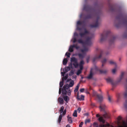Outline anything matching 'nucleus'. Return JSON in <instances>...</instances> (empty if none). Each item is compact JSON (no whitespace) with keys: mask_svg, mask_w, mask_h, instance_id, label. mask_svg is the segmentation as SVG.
I'll return each mask as SVG.
<instances>
[{"mask_svg":"<svg viewBox=\"0 0 127 127\" xmlns=\"http://www.w3.org/2000/svg\"><path fill=\"white\" fill-rule=\"evenodd\" d=\"M63 71H64V72H61V74H62V76H64L65 74L66 73V72H65L64 71V70H63Z\"/></svg>","mask_w":127,"mask_h":127,"instance_id":"nucleus-46","label":"nucleus"},{"mask_svg":"<svg viewBox=\"0 0 127 127\" xmlns=\"http://www.w3.org/2000/svg\"><path fill=\"white\" fill-rule=\"evenodd\" d=\"M62 91V93L63 95H66V94L67 93V90H65L63 88Z\"/></svg>","mask_w":127,"mask_h":127,"instance_id":"nucleus-25","label":"nucleus"},{"mask_svg":"<svg viewBox=\"0 0 127 127\" xmlns=\"http://www.w3.org/2000/svg\"><path fill=\"white\" fill-rule=\"evenodd\" d=\"M118 99H120V96H119L118 97Z\"/></svg>","mask_w":127,"mask_h":127,"instance_id":"nucleus-63","label":"nucleus"},{"mask_svg":"<svg viewBox=\"0 0 127 127\" xmlns=\"http://www.w3.org/2000/svg\"><path fill=\"white\" fill-rule=\"evenodd\" d=\"M96 96L98 98L99 101L100 102H101L103 100V97L102 96L100 95L97 94Z\"/></svg>","mask_w":127,"mask_h":127,"instance_id":"nucleus-14","label":"nucleus"},{"mask_svg":"<svg viewBox=\"0 0 127 127\" xmlns=\"http://www.w3.org/2000/svg\"><path fill=\"white\" fill-rule=\"evenodd\" d=\"M64 107L63 106H62L61 107L60 110H59L60 113L61 114L63 113V110L64 109Z\"/></svg>","mask_w":127,"mask_h":127,"instance_id":"nucleus-34","label":"nucleus"},{"mask_svg":"<svg viewBox=\"0 0 127 127\" xmlns=\"http://www.w3.org/2000/svg\"><path fill=\"white\" fill-rule=\"evenodd\" d=\"M99 127H114L112 125H110L108 123L105 125H99Z\"/></svg>","mask_w":127,"mask_h":127,"instance_id":"nucleus-13","label":"nucleus"},{"mask_svg":"<svg viewBox=\"0 0 127 127\" xmlns=\"http://www.w3.org/2000/svg\"><path fill=\"white\" fill-rule=\"evenodd\" d=\"M90 58V55H88L87 56L86 58V60L87 63H88L89 62Z\"/></svg>","mask_w":127,"mask_h":127,"instance_id":"nucleus-35","label":"nucleus"},{"mask_svg":"<svg viewBox=\"0 0 127 127\" xmlns=\"http://www.w3.org/2000/svg\"><path fill=\"white\" fill-rule=\"evenodd\" d=\"M83 122H81L80 125H79V127H82V126L83 125Z\"/></svg>","mask_w":127,"mask_h":127,"instance_id":"nucleus-48","label":"nucleus"},{"mask_svg":"<svg viewBox=\"0 0 127 127\" xmlns=\"http://www.w3.org/2000/svg\"><path fill=\"white\" fill-rule=\"evenodd\" d=\"M74 37L73 39V43H74L77 41V40L76 37L78 36V34L77 32H75L74 34Z\"/></svg>","mask_w":127,"mask_h":127,"instance_id":"nucleus-15","label":"nucleus"},{"mask_svg":"<svg viewBox=\"0 0 127 127\" xmlns=\"http://www.w3.org/2000/svg\"><path fill=\"white\" fill-rule=\"evenodd\" d=\"M122 118L120 116H119L118 118V120L119 121H120L121 120Z\"/></svg>","mask_w":127,"mask_h":127,"instance_id":"nucleus-59","label":"nucleus"},{"mask_svg":"<svg viewBox=\"0 0 127 127\" xmlns=\"http://www.w3.org/2000/svg\"><path fill=\"white\" fill-rule=\"evenodd\" d=\"M79 86V84H78L77 85V86L76 87L74 90V92L75 93V92H77L78 91Z\"/></svg>","mask_w":127,"mask_h":127,"instance_id":"nucleus-31","label":"nucleus"},{"mask_svg":"<svg viewBox=\"0 0 127 127\" xmlns=\"http://www.w3.org/2000/svg\"><path fill=\"white\" fill-rule=\"evenodd\" d=\"M61 91H62V88H59V94H60L61 92Z\"/></svg>","mask_w":127,"mask_h":127,"instance_id":"nucleus-53","label":"nucleus"},{"mask_svg":"<svg viewBox=\"0 0 127 127\" xmlns=\"http://www.w3.org/2000/svg\"><path fill=\"white\" fill-rule=\"evenodd\" d=\"M70 62L71 63L73 62V65L74 66L75 68H77L78 66V60L77 59L74 57L71 58Z\"/></svg>","mask_w":127,"mask_h":127,"instance_id":"nucleus-4","label":"nucleus"},{"mask_svg":"<svg viewBox=\"0 0 127 127\" xmlns=\"http://www.w3.org/2000/svg\"><path fill=\"white\" fill-rule=\"evenodd\" d=\"M123 37L125 38H127V33H125L123 35Z\"/></svg>","mask_w":127,"mask_h":127,"instance_id":"nucleus-51","label":"nucleus"},{"mask_svg":"<svg viewBox=\"0 0 127 127\" xmlns=\"http://www.w3.org/2000/svg\"><path fill=\"white\" fill-rule=\"evenodd\" d=\"M73 47L72 45H70L69 49V51L70 52H72L73 51Z\"/></svg>","mask_w":127,"mask_h":127,"instance_id":"nucleus-23","label":"nucleus"},{"mask_svg":"<svg viewBox=\"0 0 127 127\" xmlns=\"http://www.w3.org/2000/svg\"><path fill=\"white\" fill-rule=\"evenodd\" d=\"M84 23V21L81 22L80 21H79L77 22V25H82Z\"/></svg>","mask_w":127,"mask_h":127,"instance_id":"nucleus-30","label":"nucleus"},{"mask_svg":"<svg viewBox=\"0 0 127 127\" xmlns=\"http://www.w3.org/2000/svg\"><path fill=\"white\" fill-rule=\"evenodd\" d=\"M91 40V37H88L84 42V44L86 45L90 46L92 43Z\"/></svg>","mask_w":127,"mask_h":127,"instance_id":"nucleus-5","label":"nucleus"},{"mask_svg":"<svg viewBox=\"0 0 127 127\" xmlns=\"http://www.w3.org/2000/svg\"><path fill=\"white\" fill-rule=\"evenodd\" d=\"M64 77H63L62 79V81H61L60 83V88H61L63 86L64 84Z\"/></svg>","mask_w":127,"mask_h":127,"instance_id":"nucleus-18","label":"nucleus"},{"mask_svg":"<svg viewBox=\"0 0 127 127\" xmlns=\"http://www.w3.org/2000/svg\"><path fill=\"white\" fill-rule=\"evenodd\" d=\"M123 123L125 125H126L127 124L125 121H123Z\"/></svg>","mask_w":127,"mask_h":127,"instance_id":"nucleus-62","label":"nucleus"},{"mask_svg":"<svg viewBox=\"0 0 127 127\" xmlns=\"http://www.w3.org/2000/svg\"><path fill=\"white\" fill-rule=\"evenodd\" d=\"M110 9L112 11H116V8L112 6H110Z\"/></svg>","mask_w":127,"mask_h":127,"instance_id":"nucleus-20","label":"nucleus"},{"mask_svg":"<svg viewBox=\"0 0 127 127\" xmlns=\"http://www.w3.org/2000/svg\"><path fill=\"white\" fill-rule=\"evenodd\" d=\"M124 75V73H122L120 77L119 80L118 81V82H120L121 80L123 78V76Z\"/></svg>","mask_w":127,"mask_h":127,"instance_id":"nucleus-37","label":"nucleus"},{"mask_svg":"<svg viewBox=\"0 0 127 127\" xmlns=\"http://www.w3.org/2000/svg\"><path fill=\"white\" fill-rule=\"evenodd\" d=\"M72 63H71H71H70L69 64V66H68V67H70L69 68H70V69H73V68L72 66V65L73 64H72Z\"/></svg>","mask_w":127,"mask_h":127,"instance_id":"nucleus-44","label":"nucleus"},{"mask_svg":"<svg viewBox=\"0 0 127 127\" xmlns=\"http://www.w3.org/2000/svg\"><path fill=\"white\" fill-rule=\"evenodd\" d=\"M63 98L64 100L66 102H67L69 99V98L67 96H64Z\"/></svg>","mask_w":127,"mask_h":127,"instance_id":"nucleus-19","label":"nucleus"},{"mask_svg":"<svg viewBox=\"0 0 127 127\" xmlns=\"http://www.w3.org/2000/svg\"><path fill=\"white\" fill-rule=\"evenodd\" d=\"M73 116L76 117L77 116V111L76 110H75L74 112L73 113Z\"/></svg>","mask_w":127,"mask_h":127,"instance_id":"nucleus-39","label":"nucleus"},{"mask_svg":"<svg viewBox=\"0 0 127 127\" xmlns=\"http://www.w3.org/2000/svg\"><path fill=\"white\" fill-rule=\"evenodd\" d=\"M67 77H68V75H66L64 77V79L65 80H66Z\"/></svg>","mask_w":127,"mask_h":127,"instance_id":"nucleus-57","label":"nucleus"},{"mask_svg":"<svg viewBox=\"0 0 127 127\" xmlns=\"http://www.w3.org/2000/svg\"><path fill=\"white\" fill-rule=\"evenodd\" d=\"M79 93L78 92L77 93V97L76 98L77 99L79 100H84V96L83 95H81L80 96V98L79 97Z\"/></svg>","mask_w":127,"mask_h":127,"instance_id":"nucleus-11","label":"nucleus"},{"mask_svg":"<svg viewBox=\"0 0 127 127\" xmlns=\"http://www.w3.org/2000/svg\"><path fill=\"white\" fill-rule=\"evenodd\" d=\"M82 72L81 70H78L76 74L77 75H79Z\"/></svg>","mask_w":127,"mask_h":127,"instance_id":"nucleus-42","label":"nucleus"},{"mask_svg":"<svg viewBox=\"0 0 127 127\" xmlns=\"http://www.w3.org/2000/svg\"><path fill=\"white\" fill-rule=\"evenodd\" d=\"M84 64V63L83 60H81L80 63L79 65L83 66Z\"/></svg>","mask_w":127,"mask_h":127,"instance_id":"nucleus-38","label":"nucleus"},{"mask_svg":"<svg viewBox=\"0 0 127 127\" xmlns=\"http://www.w3.org/2000/svg\"><path fill=\"white\" fill-rule=\"evenodd\" d=\"M109 36L110 38L109 42L110 43H113L116 38V37L112 35L109 31L104 32L101 35L100 42H101L105 41L107 37Z\"/></svg>","mask_w":127,"mask_h":127,"instance_id":"nucleus-2","label":"nucleus"},{"mask_svg":"<svg viewBox=\"0 0 127 127\" xmlns=\"http://www.w3.org/2000/svg\"><path fill=\"white\" fill-rule=\"evenodd\" d=\"M73 48H75L76 49H78L79 48V47L78 45L77 44H75L72 45Z\"/></svg>","mask_w":127,"mask_h":127,"instance_id":"nucleus-27","label":"nucleus"},{"mask_svg":"<svg viewBox=\"0 0 127 127\" xmlns=\"http://www.w3.org/2000/svg\"><path fill=\"white\" fill-rule=\"evenodd\" d=\"M70 54L69 53L66 52L65 54V55L67 56L68 58H69L70 57Z\"/></svg>","mask_w":127,"mask_h":127,"instance_id":"nucleus-43","label":"nucleus"},{"mask_svg":"<svg viewBox=\"0 0 127 127\" xmlns=\"http://www.w3.org/2000/svg\"><path fill=\"white\" fill-rule=\"evenodd\" d=\"M93 75L94 74L93 72L92 69L90 71V74L86 77V78L89 79H90L92 78Z\"/></svg>","mask_w":127,"mask_h":127,"instance_id":"nucleus-8","label":"nucleus"},{"mask_svg":"<svg viewBox=\"0 0 127 127\" xmlns=\"http://www.w3.org/2000/svg\"><path fill=\"white\" fill-rule=\"evenodd\" d=\"M63 115L62 114H60L59 117L58 122L59 123H60L62 119Z\"/></svg>","mask_w":127,"mask_h":127,"instance_id":"nucleus-22","label":"nucleus"},{"mask_svg":"<svg viewBox=\"0 0 127 127\" xmlns=\"http://www.w3.org/2000/svg\"><path fill=\"white\" fill-rule=\"evenodd\" d=\"M101 111H103L104 112V114L103 115V117L100 116L99 114L96 115V116L97 117H99L98 120L100 122H102L103 124L105 123V120L103 119V117L105 119L109 118H110V114L106 113L105 111L106 106L104 104H100L99 106Z\"/></svg>","mask_w":127,"mask_h":127,"instance_id":"nucleus-3","label":"nucleus"},{"mask_svg":"<svg viewBox=\"0 0 127 127\" xmlns=\"http://www.w3.org/2000/svg\"><path fill=\"white\" fill-rule=\"evenodd\" d=\"M93 126L94 127H95L96 126H98V124L96 122H94L93 123Z\"/></svg>","mask_w":127,"mask_h":127,"instance_id":"nucleus-40","label":"nucleus"},{"mask_svg":"<svg viewBox=\"0 0 127 127\" xmlns=\"http://www.w3.org/2000/svg\"><path fill=\"white\" fill-rule=\"evenodd\" d=\"M68 91L67 90V94L68 95L70 96L71 95V91H70V89H68Z\"/></svg>","mask_w":127,"mask_h":127,"instance_id":"nucleus-41","label":"nucleus"},{"mask_svg":"<svg viewBox=\"0 0 127 127\" xmlns=\"http://www.w3.org/2000/svg\"><path fill=\"white\" fill-rule=\"evenodd\" d=\"M89 48L86 47H84L83 49H81V52L85 54H86V52L89 50Z\"/></svg>","mask_w":127,"mask_h":127,"instance_id":"nucleus-12","label":"nucleus"},{"mask_svg":"<svg viewBox=\"0 0 127 127\" xmlns=\"http://www.w3.org/2000/svg\"><path fill=\"white\" fill-rule=\"evenodd\" d=\"M106 60L105 59H104L101 61L102 63V66H104V64L106 63Z\"/></svg>","mask_w":127,"mask_h":127,"instance_id":"nucleus-33","label":"nucleus"},{"mask_svg":"<svg viewBox=\"0 0 127 127\" xmlns=\"http://www.w3.org/2000/svg\"><path fill=\"white\" fill-rule=\"evenodd\" d=\"M99 51L100 52V54L99 56H98L96 55L93 59V62L94 63H95V62L97 61L98 59H100L102 57V51L100 49Z\"/></svg>","mask_w":127,"mask_h":127,"instance_id":"nucleus-6","label":"nucleus"},{"mask_svg":"<svg viewBox=\"0 0 127 127\" xmlns=\"http://www.w3.org/2000/svg\"><path fill=\"white\" fill-rule=\"evenodd\" d=\"M89 32L86 29H85V31L84 32H81L80 33L79 35L81 37H84L86 34H88Z\"/></svg>","mask_w":127,"mask_h":127,"instance_id":"nucleus-10","label":"nucleus"},{"mask_svg":"<svg viewBox=\"0 0 127 127\" xmlns=\"http://www.w3.org/2000/svg\"><path fill=\"white\" fill-rule=\"evenodd\" d=\"M68 121L69 123H71L72 122V120L71 118L69 117L68 115L67 116Z\"/></svg>","mask_w":127,"mask_h":127,"instance_id":"nucleus-28","label":"nucleus"},{"mask_svg":"<svg viewBox=\"0 0 127 127\" xmlns=\"http://www.w3.org/2000/svg\"><path fill=\"white\" fill-rule=\"evenodd\" d=\"M76 76H72V79H76Z\"/></svg>","mask_w":127,"mask_h":127,"instance_id":"nucleus-60","label":"nucleus"},{"mask_svg":"<svg viewBox=\"0 0 127 127\" xmlns=\"http://www.w3.org/2000/svg\"><path fill=\"white\" fill-rule=\"evenodd\" d=\"M84 90H85L84 88H82V89H80V91L82 93V92H83Z\"/></svg>","mask_w":127,"mask_h":127,"instance_id":"nucleus-49","label":"nucleus"},{"mask_svg":"<svg viewBox=\"0 0 127 127\" xmlns=\"http://www.w3.org/2000/svg\"><path fill=\"white\" fill-rule=\"evenodd\" d=\"M63 115H65L66 112V109L64 110L63 112Z\"/></svg>","mask_w":127,"mask_h":127,"instance_id":"nucleus-50","label":"nucleus"},{"mask_svg":"<svg viewBox=\"0 0 127 127\" xmlns=\"http://www.w3.org/2000/svg\"><path fill=\"white\" fill-rule=\"evenodd\" d=\"M66 127H70V126L69 125H67L66 126Z\"/></svg>","mask_w":127,"mask_h":127,"instance_id":"nucleus-61","label":"nucleus"},{"mask_svg":"<svg viewBox=\"0 0 127 127\" xmlns=\"http://www.w3.org/2000/svg\"><path fill=\"white\" fill-rule=\"evenodd\" d=\"M79 66L80 68L79 70H81V71L83 69V66L79 65Z\"/></svg>","mask_w":127,"mask_h":127,"instance_id":"nucleus-55","label":"nucleus"},{"mask_svg":"<svg viewBox=\"0 0 127 127\" xmlns=\"http://www.w3.org/2000/svg\"><path fill=\"white\" fill-rule=\"evenodd\" d=\"M109 63L110 64H115V63L113 61H109Z\"/></svg>","mask_w":127,"mask_h":127,"instance_id":"nucleus-54","label":"nucleus"},{"mask_svg":"<svg viewBox=\"0 0 127 127\" xmlns=\"http://www.w3.org/2000/svg\"><path fill=\"white\" fill-rule=\"evenodd\" d=\"M69 67L68 66L65 67V68L64 71L66 73L68 71L70 70V69Z\"/></svg>","mask_w":127,"mask_h":127,"instance_id":"nucleus-26","label":"nucleus"},{"mask_svg":"<svg viewBox=\"0 0 127 127\" xmlns=\"http://www.w3.org/2000/svg\"><path fill=\"white\" fill-rule=\"evenodd\" d=\"M83 77H81V78L82 79H83Z\"/></svg>","mask_w":127,"mask_h":127,"instance_id":"nucleus-64","label":"nucleus"},{"mask_svg":"<svg viewBox=\"0 0 127 127\" xmlns=\"http://www.w3.org/2000/svg\"><path fill=\"white\" fill-rule=\"evenodd\" d=\"M77 30H79L80 31H81L82 30V28L80 27H79L78 26H77Z\"/></svg>","mask_w":127,"mask_h":127,"instance_id":"nucleus-47","label":"nucleus"},{"mask_svg":"<svg viewBox=\"0 0 127 127\" xmlns=\"http://www.w3.org/2000/svg\"><path fill=\"white\" fill-rule=\"evenodd\" d=\"M108 100L110 102H111V100L110 96H108Z\"/></svg>","mask_w":127,"mask_h":127,"instance_id":"nucleus-56","label":"nucleus"},{"mask_svg":"<svg viewBox=\"0 0 127 127\" xmlns=\"http://www.w3.org/2000/svg\"><path fill=\"white\" fill-rule=\"evenodd\" d=\"M74 71L73 70H71V71L69 73V76H71L72 75L74 74Z\"/></svg>","mask_w":127,"mask_h":127,"instance_id":"nucleus-36","label":"nucleus"},{"mask_svg":"<svg viewBox=\"0 0 127 127\" xmlns=\"http://www.w3.org/2000/svg\"><path fill=\"white\" fill-rule=\"evenodd\" d=\"M69 87L68 86V85L67 84L64 85L63 87V88L68 91V90L69 89Z\"/></svg>","mask_w":127,"mask_h":127,"instance_id":"nucleus-21","label":"nucleus"},{"mask_svg":"<svg viewBox=\"0 0 127 127\" xmlns=\"http://www.w3.org/2000/svg\"><path fill=\"white\" fill-rule=\"evenodd\" d=\"M67 62V58H64V59L63 61V64L64 65L66 64Z\"/></svg>","mask_w":127,"mask_h":127,"instance_id":"nucleus-24","label":"nucleus"},{"mask_svg":"<svg viewBox=\"0 0 127 127\" xmlns=\"http://www.w3.org/2000/svg\"><path fill=\"white\" fill-rule=\"evenodd\" d=\"M58 101L60 104H63L64 103V100L62 98L59 97L58 99Z\"/></svg>","mask_w":127,"mask_h":127,"instance_id":"nucleus-17","label":"nucleus"},{"mask_svg":"<svg viewBox=\"0 0 127 127\" xmlns=\"http://www.w3.org/2000/svg\"><path fill=\"white\" fill-rule=\"evenodd\" d=\"M81 108H80L79 107L78 108L77 110L78 111V112L80 113L81 111Z\"/></svg>","mask_w":127,"mask_h":127,"instance_id":"nucleus-58","label":"nucleus"},{"mask_svg":"<svg viewBox=\"0 0 127 127\" xmlns=\"http://www.w3.org/2000/svg\"><path fill=\"white\" fill-rule=\"evenodd\" d=\"M83 10L87 12L92 11L93 13L92 14H89L85 17V19H90L92 18L95 15H99L101 13V11L98 9H95L92 8L90 6L85 4L83 6ZM100 18L99 16H98L97 18L95 23L94 25H91L90 27L92 28H96L99 26L98 21Z\"/></svg>","mask_w":127,"mask_h":127,"instance_id":"nucleus-1","label":"nucleus"},{"mask_svg":"<svg viewBox=\"0 0 127 127\" xmlns=\"http://www.w3.org/2000/svg\"><path fill=\"white\" fill-rule=\"evenodd\" d=\"M77 55L80 59L83 60L84 58L85 57L86 54L83 53H79L77 54Z\"/></svg>","mask_w":127,"mask_h":127,"instance_id":"nucleus-9","label":"nucleus"},{"mask_svg":"<svg viewBox=\"0 0 127 127\" xmlns=\"http://www.w3.org/2000/svg\"><path fill=\"white\" fill-rule=\"evenodd\" d=\"M77 41L79 43L84 44V42L81 39H79Z\"/></svg>","mask_w":127,"mask_h":127,"instance_id":"nucleus-32","label":"nucleus"},{"mask_svg":"<svg viewBox=\"0 0 127 127\" xmlns=\"http://www.w3.org/2000/svg\"><path fill=\"white\" fill-rule=\"evenodd\" d=\"M97 70L99 71V73L101 74H105L107 72V70H100L97 68Z\"/></svg>","mask_w":127,"mask_h":127,"instance_id":"nucleus-16","label":"nucleus"},{"mask_svg":"<svg viewBox=\"0 0 127 127\" xmlns=\"http://www.w3.org/2000/svg\"><path fill=\"white\" fill-rule=\"evenodd\" d=\"M74 84V81L73 80H72L70 82V83L68 86L69 87H71L73 86Z\"/></svg>","mask_w":127,"mask_h":127,"instance_id":"nucleus-29","label":"nucleus"},{"mask_svg":"<svg viewBox=\"0 0 127 127\" xmlns=\"http://www.w3.org/2000/svg\"><path fill=\"white\" fill-rule=\"evenodd\" d=\"M90 122V120L89 119H86L85 120V124H86L87 123H89Z\"/></svg>","mask_w":127,"mask_h":127,"instance_id":"nucleus-45","label":"nucleus"},{"mask_svg":"<svg viewBox=\"0 0 127 127\" xmlns=\"http://www.w3.org/2000/svg\"><path fill=\"white\" fill-rule=\"evenodd\" d=\"M106 80L107 83H110L111 84L114 86L115 85V83L114 82L113 79L110 77H108L106 79Z\"/></svg>","mask_w":127,"mask_h":127,"instance_id":"nucleus-7","label":"nucleus"},{"mask_svg":"<svg viewBox=\"0 0 127 127\" xmlns=\"http://www.w3.org/2000/svg\"><path fill=\"white\" fill-rule=\"evenodd\" d=\"M116 71V69H113L112 70V72L113 74H114Z\"/></svg>","mask_w":127,"mask_h":127,"instance_id":"nucleus-52","label":"nucleus"}]
</instances>
